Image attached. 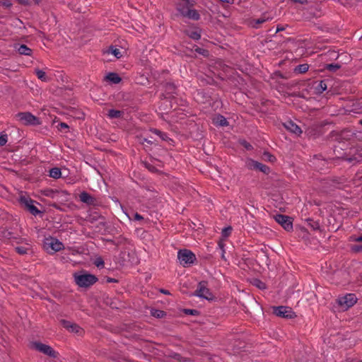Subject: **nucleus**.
Instances as JSON below:
<instances>
[{
    "label": "nucleus",
    "mask_w": 362,
    "mask_h": 362,
    "mask_svg": "<svg viewBox=\"0 0 362 362\" xmlns=\"http://www.w3.org/2000/svg\"><path fill=\"white\" fill-rule=\"evenodd\" d=\"M221 2L227 3V4H233L234 0H219Z\"/></svg>",
    "instance_id": "47"
},
{
    "label": "nucleus",
    "mask_w": 362,
    "mask_h": 362,
    "mask_svg": "<svg viewBox=\"0 0 362 362\" xmlns=\"http://www.w3.org/2000/svg\"><path fill=\"white\" fill-rule=\"evenodd\" d=\"M7 135L6 134H2L0 136V146H4L7 142Z\"/></svg>",
    "instance_id": "38"
},
{
    "label": "nucleus",
    "mask_w": 362,
    "mask_h": 362,
    "mask_svg": "<svg viewBox=\"0 0 362 362\" xmlns=\"http://www.w3.org/2000/svg\"><path fill=\"white\" fill-rule=\"evenodd\" d=\"M56 192H57V190L49 189L45 190L43 194L46 197H51L52 199H55Z\"/></svg>",
    "instance_id": "31"
},
{
    "label": "nucleus",
    "mask_w": 362,
    "mask_h": 362,
    "mask_svg": "<svg viewBox=\"0 0 362 362\" xmlns=\"http://www.w3.org/2000/svg\"><path fill=\"white\" fill-rule=\"evenodd\" d=\"M358 123L362 125V119L359 120Z\"/></svg>",
    "instance_id": "58"
},
{
    "label": "nucleus",
    "mask_w": 362,
    "mask_h": 362,
    "mask_svg": "<svg viewBox=\"0 0 362 362\" xmlns=\"http://www.w3.org/2000/svg\"><path fill=\"white\" fill-rule=\"evenodd\" d=\"M356 297L355 294L348 293L343 297L338 298L339 305L344 309H347L353 306L356 303Z\"/></svg>",
    "instance_id": "7"
},
{
    "label": "nucleus",
    "mask_w": 362,
    "mask_h": 362,
    "mask_svg": "<svg viewBox=\"0 0 362 362\" xmlns=\"http://www.w3.org/2000/svg\"><path fill=\"white\" fill-rule=\"evenodd\" d=\"M182 1L188 2V1H190L189 0H182Z\"/></svg>",
    "instance_id": "57"
},
{
    "label": "nucleus",
    "mask_w": 362,
    "mask_h": 362,
    "mask_svg": "<svg viewBox=\"0 0 362 362\" xmlns=\"http://www.w3.org/2000/svg\"><path fill=\"white\" fill-rule=\"evenodd\" d=\"M177 258L180 263L184 266H189L196 261L195 255L189 250H180L177 252Z\"/></svg>",
    "instance_id": "2"
},
{
    "label": "nucleus",
    "mask_w": 362,
    "mask_h": 362,
    "mask_svg": "<svg viewBox=\"0 0 362 362\" xmlns=\"http://www.w3.org/2000/svg\"><path fill=\"white\" fill-rule=\"evenodd\" d=\"M151 132H152L153 134L158 136L161 140L163 141H168L170 140L169 137L168 136L167 134L157 129H151L150 130Z\"/></svg>",
    "instance_id": "24"
},
{
    "label": "nucleus",
    "mask_w": 362,
    "mask_h": 362,
    "mask_svg": "<svg viewBox=\"0 0 362 362\" xmlns=\"http://www.w3.org/2000/svg\"><path fill=\"white\" fill-rule=\"evenodd\" d=\"M33 347L50 357L56 358L57 356V353L49 345L44 344L40 342L33 343Z\"/></svg>",
    "instance_id": "9"
},
{
    "label": "nucleus",
    "mask_w": 362,
    "mask_h": 362,
    "mask_svg": "<svg viewBox=\"0 0 362 362\" xmlns=\"http://www.w3.org/2000/svg\"><path fill=\"white\" fill-rule=\"evenodd\" d=\"M60 323L65 329L71 332L81 334L83 332V329L74 322L66 320H62Z\"/></svg>",
    "instance_id": "12"
},
{
    "label": "nucleus",
    "mask_w": 362,
    "mask_h": 362,
    "mask_svg": "<svg viewBox=\"0 0 362 362\" xmlns=\"http://www.w3.org/2000/svg\"><path fill=\"white\" fill-rule=\"evenodd\" d=\"M105 79L107 81H109L112 82L114 84L119 83L121 81V78L119 76V75L116 73H109L106 76Z\"/></svg>",
    "instance_id": "21"
},
{
    "label": "nucleus",
    "mask_w": 362,
    "mask_h": 362,
    "mask_svg": "<svg viewBox=\"0 0 362 362\" xmlns=\"http://www.w3.org/2000/svg\"><path fill=\"white\" fill-rule=\"evenodd\" d=\"M52 206H53L54 207L57 208V209L58 208V206H57V204H54Z\"/></svg>",
    "instance_id": "53"
},
{
    "label": "nucleus",
    "mask_w": 362,
    "mask_h": 362,
    "mask_svg": "<svg viewBox=\"0 0 362 362\" xmlns=\"http://www.w3.org/2000/svg\"><path fill=\"white\" fill-rule=\"evenodd\" d=\"M20 54L30 56L32 54V49L25 45H21L16 47Z\"/></svg>",
    "instance_id": "20"
},
{
    "label": "nucleus",
    "mask_w": 362,
    "mask_h": 362,
    "mask_svg": "<svg viewBox=\"0 0 362 362\" xmlns=\"http://www.w3.org/2000/svg\"><path fill=\"white\" fill-rule=\"evenodd\" d=\"M272 158H274V156H271V155H270V156H269V160H272Z\"/></svg>",
    "instance_id": "55"
},
{
    "label": "nucleus",
    "mask_w": 362,
    "mask_h": 362,
    "mask_svg": "<svg viewBox=\"0 0 362 362\" xmlns=\"http://www.w3.org/2000/svg\"><path fill=\"white\" fill-rule=\"evenodd\" d=\"M231 231H232V228L231 227L224 228L222 230V236L224 237V238L228 237L230 235Z\"/></svg>",
    "instance_id": "34"
},
{
    "label": "nucleus",
    "mask_w": 362,
    "mask_h": 362,
    "mask_svg": "<svg viewBox=\"0 0 362 362\" xmlns=\"http://www.w3.org/2000/svg\"><path fill=\"white\" fill-rule=\"evenodd\" d=\"M314 88L316 93H322L327 88L326 81L322 80L318 82H315L314 85Z\"/></svg>",
    "instance_id": "17"
},
{
    "label": "nucleus",
    "mask_w": 362,
    "mask_h": 362,
    "mask_svg": "<svg viewBox=\"0 0 362 362\" xmlns=\"http://www.w3.org/2000/svg\"><path fill=\"white\" fill-rule=\"evenodd\" d=\"M184 313L187 315H197L199 312L194 309H185Z\"/></svg>",
    "instance_id": "37"
},
{
    "label": "nucleus",
    "mask_w": 362,
    "mask_h": 362,
    "mask_svg": "<svg viewBox=\"0 0 362 362\" xmlns=\"http://www.w3.org/2000/svg\"><path fill=\"white\" fill-rule=\"evenodd\" d=\"M16 117L18 120L24 125H39L40 124V121L39 118L32 115L30 112H20Z\"/></svg>",
    "instance_id": "4"
},
{
    "label": "nucleus",
    "mask_w": 362,
    "mask_h": 362,
    "mask_svg": "<svg viewBox=\"0 0 362 362\" xmlns=\"http://www.w3.org/2000/svg\"><path fill=\"white\" fill-rule=\"evenodd\" d=\"M221 258L223 259H226V258H225V250H223V251H222Z\"/></svg>",
    "instance_id": "50"
},
{
    "label": "nucleus",
    "mask_w": 362,
    "mask_h": 362,
    "mask_svg": "<svg viewBox=\"0 0 362 362\" xmlns=\"http://www.w3.org/2000/svg\"><path fill=\"white\" fill-rule=\"evenodd\" d=\"M21 2L23 3V4H25V0H23Z\"/></svg>",
    "instance_id": "59"
},
{
    "label": "nucleus",
    "mask_w": 362,
    "mask_h": 362,
    "mask_svg": "<svg viewBox=\"0 0 362 362\" xmlns=\"http://www.w3.org/2000/svg\"><path fill=\"white\" fill-rule=\"evenodd\" d=\"M15 250L20 255H25L30 250V247L27 244L26 246H18L15 247Z\"/></svg>",
    "instance_id": "26"
},
{
    "label": "nucleus",
    "mask_w": 362,
    "mask_h": 362,
    "mask_svg": "<svg viewBox=\"0 0 362 362\" xmlns=\"http://www.w3.org/2000/svg\"><path fill=\"white\" fill-rule=\"evenodd\" d=\"M213 122L215 125L220 127H226L228 125V122L226 117L221 115L215 116L213 119Z\"/></svg>",
    "instance_id": "19"
},
{
    "label": "nucleus",
    "mask_w": 362,
    "mask_h": 362,
    "mask_svg": "<svg viewBox=\"0 0 362 362\" xmlns=\"http://www.w3.org/2000/svg\"><path fill=\"white\" fill-rule=\"evenodd\" d=\"M74 279L80 287H88L94 284L98 279L95 276L90 274H75Z\"/></svg>",
    "instance_id": "3"
},
{
    "label": "nucleus",
    "mask_w": 362,
    "mask_h": 362,
    "mask_svg": "<svg viewBox=\"0 0 362 362\" xmlns=\"http://www.w3.org/2000/svg\"><path fill=\"white\" fill-rule=\"evenodd\" d=\"M194 4L190 1H182L177 4L176 8L182 16L198 21L200 18V15L197 10L192 8Z\"/></svg>",
    "instance_id": "1"
},
{
    "label": "nucleus",
    "mask_w": 362,
    "mask_h": 362,
    "mask_svg": "<svg viewBox=\"0 0 362 362\" xmlns=\"http://www.w3.org/2000/svg\"><path fill=\"white\" fill-rule=\"evenodd\" d=\"M45 245L47 247H50L52 249V250L54 252L60 251L64 247L62 243L59 241L57 239L52 238H51L49 239H47L46 242H45Z\"/></svg>",
    "instance_id": "13"
},
{
    "label": "nucleus",
    "mask_w": 362,
    "mask_h": 362,
    "mask_svg": "<svg viewBox=\"0 0 362 362\" xmlns=\"http://www.w3.org/2000/svg\"><path fill=\"white\" fill-rule=\"evenodd\" d=\"M187 34L193 40H197L201 37V35L197 30L188 31Z\"/></svg>",
    "instance_id": "30"
},
{
    "label": "nucleus",
    "mask_w": 362,
    "mask_h": 362,
    "mask_svg": "<svg viewBox=\"0 0 362 362\" xmlns=\"http://www.w3.org/2000/svg\"><path fill=\"white\" fill-rule=\"evenodd\" d=\"M69 194L66 191L57 190L55 199L61 203L68 202Z\"/></svg>",
    "instance_id": "18"
},
{
    "label": "nucleus",
    "mask_w": 362,
    "mask_h": 362,
    "mask_svg": "<svg viewBox=\"0 0 362 362\" xmlns=\"http://www.w3.org/2000/svg\"><path fill=\"white\" fill-rule=\"evenodd\" d=\"M195 296L206 300H212L214 297L210 290L207 288V282L204 281L199 283L198 287L195 291Z\"/></svg>",
    "instance_id": "6"
},
{
    "label": "nucleus",
    "mask_w": 362,
    "mask_h": 362,
    "mask_svg": "<svg viewBox=\"0 0 362 362\" xmlns=\"http://www.w3.org/2000/svg\"><path fill=\"white\" fill-rule=\"evenodd\" d=\"M327 70L331 71H335L340 68V66L337 64H329L326 66Z\"/></svg>",
    "instance_id": "32"
},
{
    "label": "nucleus",
    "mask_w": 362,
    "mask_h": 362,
    "mask_svg": "<svg viewBox=\"0 0 362 362\" xmlns=\"http://www.w3.org/2000/svg\"><path fill=\"white\" fill-rule=\"evenodd\" d=\"M308 65L307 64H303L298 65L295 71L300 74L305 73L308 70Z\"/></svg>",
    "instance_id": "28"
},
{
    "label": "nucleus",
    "mask_w": 362,
    "mask_h": 362,
    "mask_svg": "<svg viewBox=\"0 0 362 362\" xmlns=\"http://www.w3.org/2000/svg\"><path fill=\"white\" fill-rule=\"evenodd\" d=\"M351 250L355 253H362V245H353L351 246Z\"/></svg>",
    "instance_id": "33"
},
{
    "label": "nucleus",
    "mask_w": 362,
    "mask_h": 362,
    "mask_svg": "<svg viewBox=\"0 0 362 362\" xmlns=\"http://www.w3.org/2000/svg\"><path fill=\"white\" fill-rule=\"evenodd\" d=\"M272 158H274V156H271V155H270V156H269V160H272Z\"/></svg>",
    "instance_id": "56"
},
{
    "label": "nucleus",
    "mask_w": 362,
    "mask_h": 362,
    "mask_svg": "<svg viewBox=\"0 0 362 362\" xmlns=\"http://www.w3.org/2000/svg\"><path fill=\"white\" fill-rule=\"evenodd\" d=\"M94 264H95L97 267H98V268H100V267H104V261H103V259H102V258H100H100H98V259H96L95 260V262H94Z\"/></svg>",
    "instance_id": "36"
},
{
    "label": "nucleus",
    "mask_w": 362,
    "mask_h": 362,
    "mask_svg": "<svg viewBox=\"0 0 362 362\" xmlns=\"http://www.w3.org/2000/svg\"><path fill=\"white\" fill-rule=\"evenodd\" d=\"M151 315L156 318H162L166 314L164 311L160 310H152L151 312Z\"/></svg>",
    "instance_id": "29"
},
{
    "label": "nucleus",
    "mask_w": 362,
    "mask_h": 362,
    "mask_svg": "<svg viewBox=\"0 0 362 362\" xmlns=\"http://www.w3.org/2000/svg\"><path fill=\"white\" fill-rule=\"evenodd\" d=\"M284 125L286 129L298 136L302 133L301 129L292 121H288Z\"/></svg>",
    "instance_id": "14"
},
{
    "label": "nucleus",
    "mask_w": 362,
    "mask_h": 362,
    "mask_svg": "<svg viewBox=\"0 0 362 362\" xmlns=\"http://www.w3.org/2000/svg\"><path fill=\"white\" fill-rule=\"evenodd\" d=\"M272 158H274V156H271V155H270V156H269V160H272Z\"/></svg>",
    "instance_id": "54"
},
{
    "label": "nucleus",
    "mask_w": 362,
    "mask_h": 362,
    "mask_svg": "<svg viewBox=\"0 0 362 362\" xmlns=\"http://www.w3.org/2000/svg\"><path fill=\"white\" fill-rule=\"evenodd\" d=\"M246 167L250 170H255L261 171L264 173H268L269 171V167L261 163L255 161L252 159H247L245 162Z\"/></svg>",
    "instance_id": "10"
},
{
    "label": "nucleus",
    "mask_w": 362,
    "mask_h": 362,
    "mask_svg": "<svg viewBox=\"0 0 362 362\" xmlns=\"http://www.w3.org/2000/svg\"><path fill=\"white\" fill-rule=\"evenodd\" d=\"M35 3L38 4L41 0H34Z\"/></svg>",
    "instance_id": "52"
},
{
    "label": "nucleus",
    "mask_w": 362,
    "mask_h": 362,
    "mask_svg": "<svg viewBox=\"0 0 362 362\" xmlns=\"http://www.w3.org/2000/svg\"><path fill=\"white\" fill-rule=\"evenodd\" d=\"M274 219L286 230L290 231L293 229L292 221L289 216L282 214H277L274 216Z\"/></svg>",
    "instance_id": "8"
},
{
    "label": "nucleus",
    "mask_w": 362,
    "mask_h": 362,
    "mask_svg": "<svg viewBox=\"0 0 362 362\" xmlns=\"http://www.w3.org/2000/svg\"><path fill=\"white\" fill-rule=\"evenodd\" d=\"M350 240L354 242H362V235L360 236L352 235L350 237Z\"/></svg>",
    "instance_id": "39"
},
{
    "label": "nucleus",
    "mask_w": 362,
    "mask_h": 362,
    "mask_svg": "<svg viewBox=\"0 0 362 362\" xmlns=\"http://www.w3.org/2000/svg\"><path fill=\"white\" fill-rule=\"evenodd\" d=\"M195 51L199 53V54H201L202 55H206L207 53H208V51L204 49H202V48H200V47H197L195 49Z\"/></svg>",
    "instance_id": "40"
},
{
    "label": "nucleus",
    "mask_w": 362,
    "mask_h": 362,
    "mask_svg": "<svg viewBox=\"0 0 362 362\" xmlns=\"http://www.w3.org/2000/svg\"><path fill=\"white\" fill-rule=\"evenodd\" d=\"M257 281V284H255V285L261 288V289H264L265 288V284L264 283H262V281H259V280H256Z\"/></svg>",
    "instance_id": "41"
},
{
    "label": "nucleus",
    "mask_w": 362,
    "mask_h": 362,
    "mask_svg": "<svg viewBox=\"0 0 362 362\" xmlns=\"http://www.w3.org/2000/svg\"><path fill=\"white\" fill-rule=\"evenodd\" d=\"M160 291L165 295H170V292L168 290L160 289Z\"/></svg>",
    "instance_id": "48"
},
{
    "label": "nucleus",
    "mask_w": 362,
    "mask_h": 362,
    "mask_svg": "<svg viewBox=\"0 0 362 362\" xmlns=\"http://www.w3.org/2000/svg\"><path fill=\"white\" fill-rule=\"evenodd\" d=\"M49 175L52 178L58 179L62 175L61 170L59 168H53L49 170Z\"/></svg>",
    "instance_id": "25"
},
{
    "label": "nucleus",
    "mask_w": 362,
    "mask_h": 362,
    "mask_svg": "<svg viewBox=\"0 0 362 362\" xmlns=\"http://www.w3.org/2000/svg\"><path fill=\"white\" fill-rule=\"evenodd\" d=\"M313 229L316 230V229H318L320 228L319 226V224L318 223H315V225L313 226Z\"/></svg>",
    "instance_id": "49"
},
{
    "label": "nucleus",
    "mask_w": 362,
    "mask_h": 362,
    "mask_svg": "<svg viewBox=\"0 0 362 362\" xmlns=\"http://www.w3.org/2000/svg\"><path fill=\"white\" fill-rule=\"evenodd\" d=\"M294 3H299L300 4H306L308 3L307 0H291Z\"/></svg>",
    "instance_id": "43"
},
{
    "label": "nucleus",
    "mask_w": 362,
    "mask_h": 362,
    "mask_svg": "<svg viewBox=\"0 0 362 362\" xmlns=\"http://www.w3.org/2000/svg\"><path fill=\"white\" fill-rule=\"evenodd\" d=\"M274 313L279 317L291 319L294 317L295 313L291 308L286 306H279L274 308Z\"/></svg>",
    "instance_id": "11"
},
{
    "label": "nucleus",
    "mask_w": 362,
    "mask_h": 362,
    "mask_svg": "<svg viewBox=\"0 0 362 362\" xmlns=\"http://www.w3.org/2000/svg\"><path fill=\"white\" fill-rule=\"evenodd\" d=\"M59 126L60 127L59 129H61V130L63 129H68L69 128L68 124L64 123V122H61Z\"/></svg>",
    "instance_id": "42"
},
{
    "label": "nucleus",
    "mask_w": 362,
    "mask_h": 362,
    "mask_svg": "<svg viewBox=\"0 0 362 362\" xmlns=\"http://www.w3.org/2000/svg\"><path fill=\"white\" fill-rule=\"evenodd\" d=\"M134 219L135 220H137V221H141V220H143L144 218L142 217V216H141L140 214H139L138 213H136L134 214Z\"/></svg>",
    "instance_id": "44"
},
{
    "label": "nucleus",
    "mask_w": 362,
    "mask_h": 362,
    "mask_svg": "<svg viewBox=\"0 0 362 362\" xmlns=\"http://www.w3.org/2000/svg\"><path fill=\"white\" fill-rule=\"evenodd\" d=\"M109 281L112 282V281H113V279H110Z\"/></svg>",
    "instance_id": "60"
},
{
    "label": "nucleus",
    "mask_w": 362,
    "mask_h": 362,
    "mask_svg": "<svg viewBox=\"0 0 362 362\" xmlns=\"http://www.w3.org/2000/svg\"><path fill=\"white\" fill-rule=\"evenodd\" d=\"M19 202L33 215L36 216L40 213V211L34 205L35 202L29 197L21 195L19 198Z\"/></svg>",
    "instance_id": "5"
},
{
    "label": "nucleus",
    "mask_w": 362,
    "mask_h": 362,
    "mask_svg": "<svg viewBox=\"0 0 362 362\" xmlns=\"http://www.w3.org/2000/svg\"><path fill=\"white\" fill-rule=\"evenodd\" d=\"M35 73L37 78L43 82H47L50 80V78L47 76L46 73L41 69H35Z\"/></svg>",
    "instance_id": "22"
},
{
    "label": "nucleus",
    "mask_w": 362,
    "mask_h": 362,
    "mask_svg": "<svg viewBox=\"0 0 362 362\" xmlns=\"http://www.w3.org/2000/svg\"><path fill=\"white\" fill-rule=\"evenodd\" d=\"M107 53H111L113 54L117 59H119L122 57V53L120 49L116 48L113 46H111L107 52Z\"/></svg>",
    "instance_id": "27"
},
{
    "label": "nucleus",
    "mask_w": 362,
    "mask_h": 362,
    "mask_svg": "<svg viewBox=\"0 0 362 362\" xmlns=\"http://www.w3.org/2000/svg\"><path fill=\"white\" fill-rule=\"evenodd\" d=\"M144 141L147 142L148 144H152L153 143L152 141H148V139H144Z\"/></svg>",
    "instance_id": "51"
},
{
    "label": "nucleus",
    "mask_w": 362,
    "mask_h": 362,
    "mask_svg": "<svg viewBox=\"0 0 362 362\" xmlns=\"http://www.w3.org/2000/svg\"><path fill=\"white\" fill-rule=\"evenodd\" d=\"M271 19H272V17H269L266 13H264L259 18L252 20L251 24L252 27L258 28L260 24L264 23Z\"/></svg>",
    "instance_id": "16"
},
{
    "label": "nucleus",
    "mask_w": 362,
    "mask_h": 362,
    "mask_svg": "<svg viewBox=\"0 0 362 362\" xmlns=\"http://www.w3.org/2000/svg\"><path fill=\"white\" fill-rule=\"evenodd\" d=\"M165 90L168 93H173L175 90V86L173 83H167L165 86Z\"/></svg>",
    "instance_id": "35"
},
{
    "label": "nucleus",
    "mask_w": 362,
    "mask_h": 362,
    "mask_svg": "<svg viewBox=\"0 0 362 362\" xmlns=\"http://www.w3.org/2000/svg\"><path fill=\"white\" fill-rule=\"evenodd\" d=\"M79 198L81 202L88 205H93L95 202V199L86 192H81L79 194Z\"/></svg>",
    "instance_id": "15"
},
{
    "label": "nucleus",
    "mask_w": 362,
    "mask_h": 362,
    "mask_svg": "<svg viewBox=\"0 0 362 362\" xmlns=\"http://www.w3.org/2000/svg\"><path fill=\"white\" fill-rule=\"evenodd\" d=\"M123 115L124 112L122 111L111 109L108 111L107 116L111 119H114L120 118L123 116Z\"/></svg>",
    "instance_id": "23"
},
{
    "label": "nucleus",
    "mask_w": 362,
    "mask_h": 362,
    "mask_svg": "<svg viewBox=\"0 0 362 362\" xmlns=\"http://www.w3.org/2000/svg\"><path fill=\"white\" fill-rule=\"evenodd\" d=\"M243 144L245 146V147L247 148V149H251L252 148V146L250 144H247L246 141H244L243 143Z\"/></svg>",
    "instance_id": "46"
},
{
    "label": "nucleus",
    "mask_w": 362,
    "mask_h": 362,
    "mask_svg": "<svg viewBox=\"0 0 362 362\" xmlns=\"http://www.w3.org/2000/svg\"><path fill=\"white\" fill-rule=\"evenodd\" d=\"M219 248L223 251L224 250L225 244L222 240H220L218 243Z\"/></svg>",
    "instance_id": "45"
}]
</instances>
